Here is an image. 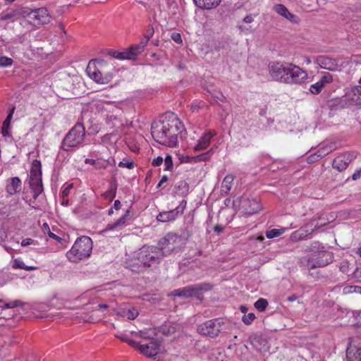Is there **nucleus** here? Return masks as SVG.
I'll return each instance as SVG.
<instances>
[{"mask_svg":"<svg viewBox=\"0 0 361 361\" xmlns=\"http://www.w3.org/2000/svg\"><path fill=\"white\" fill-rule=\"evenodd\" d=\"M212 288V286L210 283H202L176 289L172 293L175 296L184 298L195 297L198 299H202V292L208 291Z\"/></svg>","mask_w":361,"mask_h":361,"instance_id":"9","label":"nucleus"},{"mask_svg":"<svg viewBox=\"0 0 361 361\" xmlns=\"http://www.w3.org/2000/svg\"><path fill=\"white\" fill-rule=\"evenodd\" d=\"M360 177V172H355L353 174L352 178L353 180H357Z\"/></svg>","mask_w":361,"mask_h":361,"instance_id":"64","label":"nucleus"},{"mask_svg":"<svg viewBox=\"0 0 361 361\" xmlns=\"http://www.w3.org/2000/svg\"><path fill=\"white\" fill-rule=\"evenodd\" d=\"M160 343L157 341H151L147 344L139 346V351L148 357H154L160 351Z\"/></svg>","mask_w":361,"mask_h":361,"instance_id":"14","label":"nucleus"},{"mask_svg":"<svg viewBox=\"0 0 361 361\" xmlns=\"http://www.w3.org/2000/svg\"><path fill=\"white\" fill-rule=\"evenodd\" d=\"M333 260L334 255L332 252L325 250L300 258V265L307 269H314L327 266Z\"/></svg>","mask_w":361,"mask_h":361,"instance_id":"5","label":"nucleus"},{"mask_svg":"<svg viewBox=\"0 0 361 361\" xmlns=\"http://www.w3.org/2000/svg\"><path fill=\"white\" fill-rule=\"evenodd\" d=\"M14 109H15V108H13V109H11V111H10L9 114H8L6 118L5 119V121L3 123V126L10 127L11 120V118L13 117Z\"/></svg>","mask_w":361,"mask_h":361,"instance_id":"46","label":"nucleus"},{"mask_svg":"<svg viewBox=\"0 0 361 361\" xmlns=\"http://www.w3.org/2000/svg\"><path fill=\"white\" fill-rule=\"evenodd\" d=\"M153 32H154V30H153V28H152L149 34L148 35H145V37L143 39H142V40L140 41V42L139 44L141 46V48L144 49L146 47V45L148 44V42H149L150 37L153 35Z\"/></svg>","mask_w":361,"mask_h":361,"instance_id":"44","label":"nucleus"},{"mask_svg":"<svg viewBox=\"0 0 361 361\" xmlns=\"http://www.w3.org/2000/svg\"><path fill=\"white\" fill-rule=\"evenodd\" d=\"M268 301L264 298H259L255 304V307L259 312H264L268 306Z\"/></svg>","mask_w":361,"mask_h":361,"instance_id":"33","label":"nucleus"},{"mask_svg":"<svg viewBox=\"0 0 361 361\" xmlns=\"http://www.w3.org/2000/svg\"><path fill=\"white\" fill-rule=\"evenodd\" d=\"M73 188L72 185H68L62 190V197L64 198L69 195L70 190Z\"/></svg>","mask_w":361,"mask_h":361,"instance_id":"52","label":"nucleus"},{"mask_svg":"<svg viewBox=\"0 0 361 361\" xmlns=\"http://www.w3.org/2000/svg\"><path fill=\"white\" fill-rule=\"evenodd\" d=\"M285 232V228L276 229L274 228L269 231H267L266 236L267 238H274L280 236Z\"/></svg>","mask_w":361,"mask_h":361,"instance_id":"36","label":"nucleus"},{"mask_svg":"<svg viewBox=\"0 0 361 361\" xmlns=\"http://www.w3.org/2000/svg\"><path fill=\"white\" fill-rule=\"evenodd\" d=\"M127 343H128L130 346L137 348L138 350H139V346L141 345L140 344H139L138 343H137L136 341H135L132 339H128L127 341Z\"/></svg>","mask_w":361,"mask_h":361,"instance_id":"55","label":"nucleus"},{"mask_svg":"<svg viewBox=\"0 0 361 361\" xmlns=\"http://www.w3.org/2000/svg\"><path fill=\"white\" fill-rule=\"evenodd\" d=\"M242 207L248 215L255 214L262 209L261 204L255 199H243L242 201Z\"/></svg>","mask_w":361,"mask_h":361,"instance_id":"19","label":"nucleus"},{"mask_svg":"<svg viewBox=\"0 0 361 361\" xmlns=\"http://www.w3.org/2000/svg\"><path fill=\"white\" fill-rule=\"evenodd\" d=\"M253 20L254 18L252 15L247 16L243 18V22L245 23H251Z\"/></svg>","mask_w":361,"mask_h":361,"instance_id":"57","label":"nucleus"},{"mask_svg":"<svg viewBox=\"0 0 361 361\" xmlns=\"http://www.w3.org/2000/svg\"><path fill=\"white\" fill-rule=\"evenodd\" d=\"M322 150H323L322 152H321V151L318 152L319 154L317 155V157H319V158L323 157L324 156H325L326 154H327L330 152H331L332 149H331V147H326L323 148Z\"/></svg>","mask_w":361,"mask_h":361,"instance_id":"47","label":"nucleus"},{"mask_svg":"<svg viewBox=\"0 0 361 361\" xmlns=\"http://www.w3.org/2000/svg\"><path fill=\"white\" fill-rule=\"evenodd\" d=\"M225 323L222 319L216 318L206 321L197 327V332L205 336L216 338L224 330Z\"/></svg>","mask_w":361,"mask_h":361,"instance_id":"8","label":"nucleus"},{"mask_svg":"<svg viewBox=\"0 0 361 361\" xmlns=\"http://www.w3.org/2000/svg\"><path fill=\"white\" fill-rule=\"evenodd\" d=\"M298 299V296L296 295H292L289 297H288L287 300L289 302H293Z\"/></svg>","mask_w":361,"mask_h":361,"instance_id":"63","label":"nucleus"},{"mask_svg":"<svg viewBox=\"0 0 361 361\" xmlns=\"http://www.w3.org/2000/svg\"><path fill=\"white\" fill-rule=\"evenodd\" d=\"M9 128L10 127L5 126L2 125L1 133H2L4 137H8V136H10V133L8 131Z\"/></svg>","mask_w":361,"mask_h":361,"instance_id":"54","label":"nucleus"},{"mask_svg":"<svg viewBox=\"0 0 361 361\" xmlns=\"http://www.w3.org/2000/svg\"><path fill=\"white\" fill-rule=\"evenodd\" d=\"M214 149H210L207 152L200 154L198 156H197V159L198 161H207L214 154Z\"/></svg>","mask_w":361,"mask_h":361,"instance_id":"39","label":"nucleus"},{"mask_svg":"<svg viewBox=\"0 0 361 361\" xmlns=\"http://www.w3.org/2000/svg\"><path fill=\"white\" fill-rule=\"evenodd\" d=\"M118 314L123 318H126L128 319H135L138 315V312L134 307H123L119 310Z\"/></svg>","mask_w":361,"mask_h":361,"instance_id":"27","label":"nucleus"},{"mask_svg":"<svg viewBox=\"0 0 361 361\" xmlns=\"http://www.w3.org/2000/svg\"><path fill=\"white\" fill-rule=\"evenodd\" d=\"M197 6L202 9H212L219 5L221 0H193Z\"/></svg>","mask_w":361,"mask_h":361,"instance_id":"26","label":"nucleus"},{"mask_svg":"<svg viewBox=\"0 0 361 361\" xmlns=\"http://www.w3.org/2000/svg\"><path fill=\"white\" fill-rule=\"evenodd\" d=\"M358 338H353L350 342V345L346 350L347 361H361V346L356 345Z\"/></svg>","mask_w":361,"mask_h":361,"instance_id":"15","label":"nucleus"},{"mask_svg":"<svg viewBox=\"0 0 361 361\" xmlns=\"http://www.w3.org/2000/svg\"><path fill=\"white\" fill-rule=\"evenodd\" d=\"M116 193V185L111 183L109 190L104 192V197L106 199H109V200H112Z\"/></svg>","mask_w":361,"mask_h":361,"instance_id":"35","label":"nucleus"},{"mask_svg":"<svg viewBox=\"0 0 361 361\" xmlns=\"http://www.w3.org/2000/svg\"><path fill=\"white\" fill-rule=\"evenodd\" d=\"M22 189V182L18 177H13L6 181V191L9 195H13Z\"/></svg>","mask_w":361,"mask_h":361,"instance_id":"21","label":"nucleus"},{"mask_svg":"<svg viewBox=\"0 0 361 361\" xmlns=\"http://www.w3.org/2000/svg\"><path fill=\"white\" fill-rule=\"evenodd\" d=\"M16 15V13L13 11H11L10 12L2 13L1 14H0V20H10V19L13 18V17H15Z\"/></svg>","mask_w":361,"mask_h":361,"instance_id":"43","label":"nucleus"},{"mask_svg":"<svg viewBox=\"0 0 361 361\" xmlns=\"http://www.w3.org/2000/svg\"><path fill=\"white\" fill-rule=\"evenodd\" d=\"M23 302L20 300H14L10 302H5L3 300L0 299V307L6 309V308H13L15 307L21 306Z\"/></svg>","mask_w":361,"mask_h":361,"instance_id":"34","label":"nucleus"},{"mask_svg":"<svg viewBox=\"0 0 361 361\" xmlns=\"http://www.w3.org/2000/svg\"><path fill=\"white\" fill-rule=\"evenodd\" d=\"M181 243V237L176 233H169L158 243L159 248L164 257L168 256L178 249Z\"/></svg>","mask_w":361,"mask_h":361,"instance_id":"10","label":"nucleus"},{"mask_svg":"<svg viewBox=\"0 0 361 361\" xmlns=\"http://www.w3.org/2000/svg\"><path fill=\"white\" fill-rule=\"evenodd\" d=\"M94 166H95V168L97 169L106 168V165L104 163L100 162V161H97V163Z\"/></svg>","mask_w":361,"mask_h":361,"instance_id":"59","label":"nucleus"},{"mask_svg":"<svg viewBox=\"0 0 361 361\" xmlns=\"http://www.w3.org/2000/svg\"><path fill=\"white\" fill-rule=\"evenodd\" d=\"M129 213V210H127L126 214L123 215L121 217H120L116 222L109 224L106 226V228L102 230V233H105L109 231L118 230L125 224L127 216H128Z\"/></svg>","mask_w":361,"mask_h":361,"instance_id":"24","label":"nucleus"},{"mask_svg":"<svg viewBox=\"0 0 361 361\" xmlns=\"http://www.w3.org/2000/svg\"><path fill=\"white\" fill-rule=\"evenodd\" d=\"M216 135L215 130H209L204 133L197 141V144L194 147L196 152L202 151L207 148L209 145L211 140Z\"/></svg>","mask_w":361,"mask_h":361,"instance_id":"17","label":"nucleus"},{"mask_svg":"<svg viewBox=\"0 0 361 361\" xmlns=\"http://www.w3.org/2000/svg\"><path fill=\"white\" fill-rule=\"evenodd\" d=\"M273 9L279 15L285 18L292 23L298 24L300 21L297 16L291 13L288 9L281 4H276Z\"/></svg>","mask_w":361,"mask_h":361,"instance_id":"18","label":"nucleus"},{"mask_svg":"<svg viewBox=\"0 0 361 361\" xmlns=\"http://www.w3.org/2000/svg\"><path fill=\"white\" fill-rule=\"evenodd\" d=\"M351 161V157L348 154L338 156L333 161V167L339 171L345 170Z\"/></svg>","mask_w":361,"mask_h":361,"instance_id":"22","label":"nucleus"},{"mask_svg":"<svg viewBox=\"0 0 361 361\" xmlns=\"http://www.w3.org/2000/svg\"><path fill=\"white\" fill-rule=\"evenodd\" d=\"M168 180V177L167 176L164 175L162 176L161 180L159 181V183H158L157 185V188H160L161 187V185L166 183V181Z\"/></svg>","mask_w":361,"mask_h":361,"instance_id":"58","label":"nucleus"},{"mask_svg":"<svg viewBox=\"0 0 361 361\" xmlns=\"http://www.w3.org/2000/svg\"><path fill=\"white\" fill-rule=\"evenodd\" d=\"M163 256L157 246H143L136 255V258L132 261L129 267L132 271L142 272L146 269L159 264Z\"/></svg>","mask_w":361,"mask_h":361,"instance_id":"3","label":"nucleus"},{"mask_svg":"<svg viewBox=\"0 0 361 361\" xmlns=\"http://www.w3.org/2000/svg\"><path fill=\"white\" fill-rule=\"evenodd\" d=\"M353 288H355V286H345L343 288V293H345V294L355 293V290H354Z\"/></svg>","mask_w":361,"mask_h":361,"instance_id":"53","label":"nucleus"},{"mask_svg":"<svg viewBox=\"0 0 361 361\" xmlns=\"http://www.w3.org/2000/svg\"><path fill=\"white\" fill-rule=\"evenodd\" d=\"M234 176L231 174L227 175L223 180L221 187V193L228 194L232 187Z\"/></svg>","mask_w":361,"mask_h":361,"instance_id":"29","label":"nucleus"},{"mask_svg":"<svg viewBox=\"0 0 361 361\" xmlns=\"http://www.w3.org/2000/svg\"><path fill=\"white\" fill-rule=\"evenodd\" d=\"M224 229V226H221V225H216L214 228V232H216L217 234H219L221 233Z\"/></svg>","mask_w":361,"mask_h":361,"instance_id":"56","label":"nucleus"},{"mask_svg":"<svg viewBox=\"0 0 361 361\" xmlns=\"http://www.w3.org/2000/svg\"><path fill=\"white\" fill-rule=\"evenodd\" d=\"M179 329L180 326L178 324L168 322L160 326L157 331L165 337H172L175 336V334Z\"/></svg>","mask_w":361,"mask_h":361,"instance_id":"23","label":"nucleus"},{"mask_svg":"<svg viewBox=\"0 0 361 361\" xmlns=\"http://www.w3.org/2000/svg\"><path fill=\"white\" fill-rule=\"evenodd\" d=\"M114 207L115 209L118 210L121 208V202L119 200H116L114 204Z\"/></svg>","mask_w":361,"mask_h":361,"instance_id":"62","label":"nucleus"},{"mask_svg":"<svg viewBox=\"0 0 361 361\" xmlns=\"http://www.w3.org/2000/svg\"><path fill=\"white\" fill-rule=\"evenodd\" d=\"M317 63L322 68L331 71H336L338 70V64L336 60L327 56H319L317 58Z\"/></svg>","mask_w":361,"mask_h":361,"instance_id":"16","label":"nucleus"},{"mask_svg":"<svg viewBox=\"0 0 361 361\" xmlns=\"http://www.w3.org/2000/svg\"><path fill=\"white\" fill-rule=\"evenodd\" d=\"M35 244V240L32 238H25L23 239L21 242V245L23 247L28 246L30 245Z\"/></svg>","mask_w":361,"mask_h":361,"instance_id":"49","label":"nucleus"},{"mask_svg":"<svg viewBox=\"0 0 361 361\" xmlns=\"http://www.w3.org/2000/svg\"><path fill=\"white\" fill-rule=\"evenodd\" d=\"M12 267L15 269H20L26 271H34L37 269L36 267L26 266L20 258L15 259L13 261Z\"/></svg>","mask_w":361,"mask_h":361,"instance_id":"30","label":"nucleus"},{"mask_svg":"<svg viewBox=\"0 0 361 361\" xmlns=\"http://www.w3.org/2000/svg\"><path fill=\"white\" fill-rule=\"evenodd\" d=\"M171 39L177 44L182 43L181 35L179 33H173L171 35Z\"/></svg>","mask_w":361,"mask_h":361,"instance_id":"48","label":"nucleus"},{"mask_svg":"<svg viewBox=\"0 0 361 361\" xmlns=\"http://www.w3.org/2000/svg\"><path fill=\"white\" fill-rule=\"evenodd\" d=\"M118 166L131 169L134 167V162L132 161H121L118 163Z\"/></svg>","mask_w":361,"mask_h":361,"instance_id":"45","label":"nucleus"},{"mask_svg":"<svg viewBox=\"0 0 361 361\" xmlns=\"http://www.w3.org/2000/svg\"><path fill=\"white\" fill-rule=\"evenodd\" d=\"M164 170L165 171H171L173 167L172 157L170 155H167L164 159Z\"/></svg>","mask_w":361,"mask_h":361,"instance_id":"41","label":"nucleus"},{"mask_svg":"<svg viewBox=\"0 0 361 361\" xmlns=\"http://www.w3.org/2000/svg\"><path fill=\"white\" fill-rule=\"evenodd\" d=\"M268 70L270 77L281 83L300 85L307 79V72L291 63L272 61L269 63Z\"/></svg>","mask_w":361,"mask_h":361,"instance_id":"2","label":"nucleus"},{"mask_svg":"<svg viewBox=\"0 0 361 361\" xmlns=\"http://www.w3.org/2000/svg\"><path fill=\"white\" fill-rule=\"evenodd\" d=\"M109 54L120 60L130 59V56L128 55L129 52L127 50L126 51H111L109 52Z\"/></svg>","mask_w":361,"mask_h":361,"instance_id":"32","label":"nucleus"},{"mask_svg":"<svg viewBox=\"0 0 361 361\" xmlns=\"http://www.w3.org/2000/svg\"><path fill=\"white\" fill-rule=\"evenodd\" d=\"M29 185L32 193V197L36 200L44 190L42 180V164L40 161L37 159L34 160L32 163Z\"/></svg>","mask_w":361,"mask_h":361,"instance_id":"7","label":"nucleus"},{"mask_svg":"<svg viewBox=\"0 0 361 361\" xmlns=\"http://www.w3.org/2000/svg\"><path fill=\"white\" fill-rule=\"evenodd\" d=\"M92 250V241L90 237L82 236L75 242L71 249L66 253L68 259L76 262L89 257Z\"/></svg>","mask_w":361,"mask_h":361,"instance_id":"4","label":"nucleus"},{"mask_svg":"<svg viewBox=\"0 0 361 361\" xmlns=\"http://www.w3.org/2000/svg\"><path fill=\"white\" fill-rule=\"evenodd\" d=\"M85 162L86 164H92V165H95L96 163H97V161L94 160V159H89V158H87L85 160Z\"/></svg>","mask_w":361,"mask_h":361,"instance_id":"61","label":"nucleus"},{"mask_svg":"<svg viewBox=\"0 0 361 361\" xmlns=\"http://www.w3.org/2000/svg\"><path fill=\"white\" fill-rule=\"evenodd\" d=\"M255 319V314L252 312H250V313H248L247 314H245L242 318V321L243 322L244 324L249 325L253 322V320Z\"/></svg>","mask_w":361,"mask_h":361,"instance_id":"42","label":"nucleus"},{"mask_svg":"<svg viewBox=\"0 0 361 361\" xmlns=\"http://www.w3.org/2000/svg\"><path fill=\"white\" fill-rule=\"evenodd\" d=\"M86 72L89 77L99 84H108L113 78L112 73L103 74L100 71L96 70L90 61L87 67Z\"/></svg>","mask_w":361,"mask_h":361,"instance_id":"12","label":"nucleus"},{"mask_svg":"<svg viewBox=\"0 0 361 361\" xmlns=\"http://www.w3.org/2000/svg\"><path fill=\"white\" fill-rule=\"evenodd\" d=\"M352 275L353 277L356 279L361 278V267H356Z\"/></svg>","mask_w":361,"mask_h":361,"instance_id":"50","label":"nucleus"},{"mask_svg":"<svg viewBox=\"0 0 361 361\" xmlns=\"http://www.w3.org/2000/svg\"><path fill=\"white\" fill-rule=\"evenodd\" d=\"M189 189H190L189 185L185 180H180L175 185L176 192L178 195L182 196V197H185L188 194Z\"/></svg>","mask_w":361,"mask_h":361,"instance_id":"28","label":"nucleus"},{"mask_svg":"<svg viewBox=\"0 0 361 361\" xmlns=\"http://www.w3.org/2000/svg\"><path fill=\"white\" fill-rule=\"evenodd\" d=\"M85 136L84 126L78 123L66 134L61 143V148L64 151H70L73 147L82 143Z\"/></svg>","mask_w":361,"mask_h":361,"instance_id":"6","label":"nucleus"},{"mask_svg":"<svg viewBox=\"0 0 361 361\" xmlns=\"http://www.w3.org/2000/svg\"><path fill=\"white\" fill-rule=\"evenodd\" d=\"M49 236L51 238L56 240H59L61 239L58 235H56L54 233L51 232L50 231H49Z\"/></svg>","mask_w":361,"mask_h":361,"instance_id":"60","label":"nucleus"},{"mask_svg":"<svg viewBox=\"0 0 361 361\" xmlns=\"http://www.w3.org/2000/svg\"><path fill=\"white\" fill-rule=\"evenodd\" d=\"M13 63V60L8 56H0V68H5L11 66Z\"/></svg>","mask_w":361,"mask_h":361,"instance_id":"38","label":"nucleus"},{"mask_svg":"<svg viewBox=\"0 0 361 361\" xmlns=\"http://www.w3.org/2000/svg\"><path fill=\"white\" fill-rule=\"evenodd\" d=\"M30 19L35 21V24L37 25H42L47 24L50 22L51 16L45 8H39L35 10H32L28 14Z\"/></svg>","mask_w":361,"mask_h":361,"instance_id":"13","label":"nucleus"},{"mask_svg":"<svg viewBox=\"0 0 361 361\" xmlns=\"http://www.w3.org/2000/svg\"><path fill=\"white\" fill-rule=\"evenodd\" d=\"M183 125L171 114L169 118L152 123L151 133L154 140L163 145L173 147L177 145L178 136L182 133Z\"/></svg>","mask_w":361,"mask_h":361,"instance_id":"1","label":"nucleus"},{"mask_svg":"<svg viewBox=\"0 0 361 361\" xmlns=\"http://www.w3.org/2000/svg\"><path fill=\"white\" fill-rule=\"evenodd\" d=\"M186 204V200H183L180 202V204L178 207H176L174 209L160 212L157 216V221L161 222H168L176 219L179 215L183 214Z\"/></svg>","mask_w":361,"mask_h":361,"instance_id":"11","label":"nucleus"},{"mask_svg":"<svg viewBox=\"0 0 361 361\" xmlns=\"http://www.w3.org/2000/svg\"><path fill=\"white\" fill-rule=\"evenodd\" d=\"M313 229L311 231L305 229V228H300V229L294 231L290 237V239L293 242H297L305 239L309 235L313 232Z\"/></svg>","mask_w":361,"mask_h":361,"instance_id":"25","label":"nucleus"},{"mask_svg":"<svg viewBox=\"0 0 361 361\" xmlns=\"http://www.w3.org/2000/svg\"><path fill=\"white\" fill-rule=\"evenodd\" d=\"M332 81V75L329 73H324L318 82L310 86V90L312 93L317 94L322 91L325 85L329 84Z\"/></svg>","mask_w":361,"mask_h":361,"instance_id":"20","label":"nucleus"},{"mask_svg":"<svg viewBox=\"0 0 361 361\" xmlns=\"http://www.w3.org/2000/svg\"><path fill=\"white\" fill-rule=\"evenodd\" d=\"M353 91L354 96L353 99L359 104H361V86L355 87Z\"/></svg>","mask_w":361,"mask_h":361,"instance_id":"40","label":"nucleus"},{"mask_svg":"<svg viewBox=\"0 0 361 361\" xmlns=\"http://www.w3.org/2000/svg\"><path fill=\"white\" fill-rule=\"evenodd\" d=\"M143 50V48H141V46L138 44L132 45L127 51L129 52L128 55L130 56V59H135Z\"/></svg>","mask_w":361,"mask_h":361,"instance_id":"31","label":"nucleus"},{"mask_svg":"<svg viewBox=\"0 0 361 361\" xmlns=\"http://www.w3.org/2000/svg\"><path fill=\"white\" fill-rule=\"evenodd\" d=\"M164 161V159L161 157L159 156L157 158L154 159L152 161V165L154 166H160Z\"/></svg>","mask_w":361,"mask_h":361,"instance_id":"51","label":"nucleus"},{"mask_svg":"<svg viewBox=\"0 0 361 361\" xmlns=\"http://www.w3.org/2000/svg\"><path fill=\"white\" fill-rule=\"evenodd\" d=\"M321 250H325V247L318 241L312 242L309 248V251L312 253L319 252Z\"/></svg>","mask_w":361,"mask_h":361,"instance_id":"37","label":"nucleus"}]
</instances>
